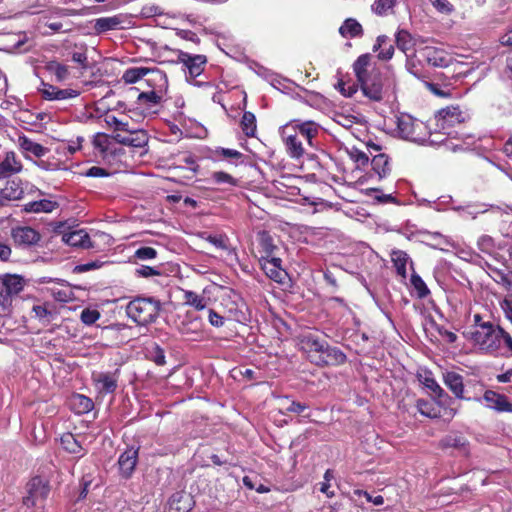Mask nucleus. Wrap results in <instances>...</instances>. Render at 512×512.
Returning a JSON list of instances; mask_svg holds the SVG:
<instances>
[{"label":"nucleus","instance_id":"nucleus-52","mask_svg":"<svg viewBox=\"0 0 512 512\" xmlns=\"http://www.w3.org/2000/svg\"><path fill=\"white\" fill-rule=\"evenodd\" d=\"M212 180L217 184H228L231 186L237 184L236 179H234L230 174L222 171L214 172L212 174Z\"/></svg>","mask_w":512,"mask_h":512},{"label":"nucleus","instance_id":"nucleus-1","mask_svg":"<svg viewBox=\"0 0 512 512\" xmlns=\"http://www.w3.org/2000/svg\"><path fill=\"white\" fill-rule=\"evenodd\" d=\"M320 125L314 121L291 120L279 128V135L285 151L292 159H300L308 148L315 146V140L320 133Z\"/></svg>","mask_w":512,"mask_h":512},{"label":"nucleus","instance_id":"nucleus-56","mask_svg":"<svg viewBox=\"0 0 512 512\" xmlns=\"http://www.w3.org/2000/svg\"><path fill=\"white\" fill-rule=\"evenodd\" d=\"M157 256V251L152 247H141L135 251V257L140 260L153 259Z\"/></svg>","mask_w":512,"mask_h":512},{"label":"nucleus","instance_id":"nucleus-42","mask_svg":"<svg viewBox=\"0 0 512 512\" xmlns=\"http://www.w3.org/2000/svg\"><path fill=\"white\" fill-rule=\"evenodd\" d=\"M499 355L512 357V337L503 328H501V335L499 337Z\"/></svg>","mask_w":512,"mask_h":512},{"label":"nucleus","instance_id":"nucleus-4","mask_svg":"<svg viewBox=\"0 0 512 512\" xmlns=\"http://www.w3.org/2000/svg\"><path fill=\"white\" fill-rule=\"evenodd\" d=\"M397 131L401 138L416 143H424L431 135L426 123L409 114L397 117Z\"/></svg>","mask_w":512,"mask_h":512},{"label":"nucleus","instance_id":"nucleus-41","mask_svg":"<svg viewBox=\"0 0 512 512\" xmlns=\"http://www.w3.org/2000/svg\"><path fill=\"white\" fill-rule=\"evenodd\" d=\"M34 45V42L24 34L22 38L16 40V42L7 46L4 49L9 53H24L29 51Z\"/></svg>","mask_w":512,"mask_h":512},{"label":"nucleus","instance_id":"nucleus-28","mask_svg":"<svg viewBox=\"0 0 512 512\" xmlns=\"http://www.w3.org/2000/svg\"><path fill=\"white\" fill-rule=\"evenodd\" d=\"M371 166L379 179L386 178L391 172V165L386 154L375 155L371 160Z\"/></svg>","mask_w":512,"mask_h":512},{"label":"nucleus","instance_id":"nucleus-58","mask_svg":"<svg viewBox=\"0 0 512 512\" xmlns=\"http://www.w3.org/2000/svg\"><path fill=\"white\" fill-rule=\"evenodd\" d=\"M355 495L364 496L368 502L373 503L374 505H382L384 503V498L381 495L372 496L367 491L356 489L354 491Z\"/></svg>","mask_w":512,"mask_h":512},{"label":"nucleus","instance_id":"nucleus-12","mask_svg":"<svg viewBox=\"0 0 512 512\" xmlns=\"http://www.w3.org/2000/svg\"><path fill=\"white\" fill-rule=\"evenodd\" d=\"M114 140L131 147H144L148 142L147 133L142 129L129 128L126 133H115Z\"/></svg>","mask_w":512,"mask_h":512},{"label":"nucleus","instance_id":"nucleus-21","mask_svg":"<svg viewBox=\"0 0 512 512\" xmlns=\"http://www.w3.org/2000/svg\"><path fill=\"white\" fill-rule=\"evenodd\" d=\"M174 294L175 297L182 299L183 304L194 307L196 310H203L207 306L206 298L193 291L176 288Z\"/></svg>","mask_w":512,"mask_h":512},{"label":"nucleus","instance_id":"nucleus-50","mask_svg":"<svg viewBox=\"0 0 512 512\" xmlns=\"http://www.w3.org/2000/svg\"><path fill=\"white\" fill-rule=\"evenodd\" d=\"M174 21L184 23L186 20L182 17H180V18L166 17L164 20H162V29L174 30L176 32H181V33L190 32L187 28L179 27V26L175 25L173 23Z\"/></svg>","mask_w":512,"mask_h":512},{"label":"nucleus","instance_id":"nucleus-6","mask_svg":"<svg viewBox=\"0 0 512 512\" xmlns=\"http://www.w3.org/2000/svg\"><path fill=\"white\" fill-rule=\"evenodd\" d=\"M25 280L16 274L0 275V306L4 309L11 306L12 298L24 288Z\"/></svg>","mask_w":512,"mask_h":512},{"label":"nucleus","instance_id":"nucleus-23","mask_svg":"<svg viewBox=\"0 0 512 512\" xmlns=\"http://www.w3.org/2000/svg\"><path fill=\"white\" fill-rule=\"evenodd\" d=\"M426 58L434 67L448 68L453 64V58L447 52L434 48H426Z\"/></svg>","mask_w":512,"mask_h":512},{"label":"nucleus","instance_id":"nucleus-5","mask_svg":"<svg viewBox=\"0 0 512 512\" xmlns=\"http://www.w3.org/2000/svg\"><path fill=\"white\" fill-rule=\"evenodd\" d=\"M159 311L158 302L139 298L131 301L127 306V314L138 324H148L155 321Z\"/></svg>","mask_w":512,"mask_h":512},{"label":"nucleus","instance_id":"nucleus-34","mask_svg":"<svg viewBox=\"0 0 512 512\" xmlns=\"http://www.w3.org/2000/svg\"><path fill=\"white\" fill-rule=\"evenodd\" d=\"M46 70L55 77L58 82L66 81L70 78V69L67 65L58 61H49L46 64Z\"/></svg>","mask_w":512,"mask_h":512},{"label":"nucleus","instance_id":"nucleus-10","mask_svg":"<svg viewBox=\"0 0 512 512\" xmlns=\"http://www.w3.org/2000/svg\"><path fill=\"white\" fill-rule=\"evenodd\" d=\"M178 61L183 63L191 78L198 77L205 68L207 58L204 55H193L187 52L180 51L178 54Z\"/></svg>","mask_w":512,"mask_h":512},{"label":"nucleus","instance_id":"nucleus-8","mask_svg":"<svg viewBox=\"0 0 512 512\" xmlns=\"http://www.w3.org/2000/svg\"><path fill=\"white\" fill-rule=\"evenodd\" d=\"M467 117L468 114L462 111L459 106H448L436 113V126L444 130V134L450 135V132L446 130L455 124L463 123Z\"/></svg>","mask_w":512,"mask_h":512},{"label":"nucleus","instance_id":"nucleus-36","mask_svg":"<svg viewBox=\"0 0 512 512\" xmlns=\"http://www.w3.org/2000/svg\"><path fill=\"white\" fill-rule=\"evenodd\" d=\"M391 260L393 262L394 267L396 268L397 274L400 275L402 278H406V265L409 261L408 254L402 250H394L391 253Z\"/></svg>","mask_w":512,"mask_h":512},{"label":"nucleus","instance_id":"nucleus-24","mask_svg":"<svg viewBox=\"0 0 512 512\" xmlns=\"http://www.w3.org/2000/svg\"><path fill=\"white\" fill-rule=\"evenodd\" d=\"M469 325L464 329L463 332H472L475 330H484L493 325L491 317L488 314H481L479 312L470 311L469 313Z\"/></svg>","mask_w":512,"mask_h":512},{"label":"nucleus","instance_id":"nucleus-55","mask_svg":"<svg viewBox=\"0 0 512 512\" xmlns=\"http://www.w3.org/2000/svg\"><path fill=\"white\" fill-rule=\"evenodd\" d=\"M338 32H362V26L357 20L348 18L340 26Z\"/></svg>","mask_w":512,"mask_h":512},{"label":"nucleus","instance_id":"nucleus-20","mask_svg":"<svg viewBox=\"0 0 512 512\" xmlns=\"http://www.w3.org/2000/svg\"><path fill=\"white\" fill-rule=\"evenodd\" d=\"M62 241L72 247L90 248L92 246L88 233L83 229L64 232Z\"/></svg>","mask_w":512,"mask_h":512},{"label":"nucleus","instance_id":"nucleus-59","mask_svg":"<svg viewBox=\"0 0 512 512\" xmlns=\"http://www.w3.org/2000/svg\"><path fill=\"white\" fill-rule=\"evenodd\" d=\"M505 317L512 323V293L501 302Z\"/></svg>","mask_w":512,"mask_h":512},{"label":"nucleus","instance_id":"nucleus-35","mask_svg":"<svg viewBox=\"0 0 512 512\" xmlns=\"http://www.w3.org/2000/svg\"><path fill=\"white\" fill-rule=\"evenodd\" d=\"M62 447L69 453L76 454L79 456L84 455V449L78 439L72 433H65L61 439Z\"/></svg>","mask_w":512,"mask_h":512},{"label":"nucleus","instance_id":"nucleus-33","mask_svg":"<svg viewBox=\"0 0 512 512\" xmlns=\"http://www.w3.org/2000/svg\"><path fill=\"white\" fill-rule=\"evenodd\" d=\"M98 389L104 393H112L117 388V379L110 373H99L94 376Z\"/></svg>","mask_w":512,"mask_h":512},{"label":"nucleus","instance_id":"nucleus-13","mask_svg":"<svg viewBox=\"0 0 512 512\" xmlns=\"http://www.w3.org/2000/svg\"><path fill=\"white\" fill-rule=\"evenodd\" d=\"M11 236L17 245L25 247L37 244L41 238L38 231L28 226L13 228Z\"/></svg>","mask_w":512,"mask_h":512},{"label":"nucleus","instance_id":"nucleus-2","mask_svg":"<svg viewBox=\"0 0 512 512\" xmlns=\"http://www.w3.org/2000/svg\"><path fill=\"white\" fill-rule=\"evenodd\" d=\"M462 334L478 353L489 356H499L500 326L493 325L481 331L475 330L472 332H463Z\"/></svg>","mask_w":512,"mask_h":512},{"label":"nucleus","instance_id":"nucleus-16","mask_svg":"<svg viewBox=\"0 0 512 512\" xmlns=\"http://www.w3.org/2000/svg\"><path fill=\"white\" fill-rule=\"evenodd\" d=\"M483 401L485 405L497 412H511L512 403L509 402L508 398L492 390H487L483 395Z\"/></svg>","mask_w":512,"mask_h":512},{"label":"nucleus","instance_id":"nucleus-31","mask_svg":"<svg viewBox=\"0 0 512 512\" xmlns=\"http://www.w3.org/2000/svg\"><path fill=\"white\" fill-rule=\"evenodd\" d=\"M417 34H395V41L398 48L407 55H413L417 46Z\"/></svg>","mask_w":512,"mask_h":512},{"label":"nucleus","instance_id":"nucleus-7","mask_svg":"<svg viewBox=\"0 0 512 512\" xmlns=\"http://www.w3.org/2000/svg\"><path fill=\"white\" fill-rule=\"evenodd\" d=\"M27 492L28 495L23 499L26 508L43 505L50 492L48 481L39 476L33 477L27 484Z\"/></svg>","mask_w":512,"mask_h":512},{"label":"nucleus","instance_id":"nucleus-22","mask_svg":"<svg viewBox=\"0 0 512 512\" xmlns=\"http://www.w3.org/2000/svg\"><path fill=\"white\" fill-rule=\"evenodd\" d=\"M19 147L25 153L26 158H29V154L34 157L41 158L49 152V148L34 142L27 136H20L18 138Z\"/></svg>","mask_w":512,"mask_h":512},{"label":"nucleus","instance_id":"nucleus-60","mask_svg":"<svg viewBox=\"0 0 512 512\" xmlns=\"http://www.w3.org/2000/svg\"><path fill=\"white\" fill-rule=\"evenodd\" d=\"M93 144L101 152H105L108 148V139L104 134H97L93 139Z\"/></svg>","mask_w":512,"mask_h":512},{"label":"nucleus","instance_id":"nucleus-51","mask_svg":"<svg viewBox=\"0 0 512 512\" xmlns=\"http://www.w3.org/2000/svg\"><path fill=\"white\" fill-rule=\"evenodd\" d=\"M443 444L446 447L461 449L465 447L466 439L459 435H449L443 439Z\"/></svg>","mask_w":512,"mask_h":512},{"label":"nucleus","instance_id":"nucleus-53","mask_svg":"<svg viewBox=\"0 0 512 512\" xmlns=\"http://www.w3.org/2000/svg\"><path fill=\"white\" fill-rule=\"evenodd\" d=\"M80 318L84 324L92 325L100 318V313L96 309L87 308L81 312Z\"/></svg>","mask_w":512,"mask_h":512},{"label":"nucleus","instance_id":"nucleus-45","mask_svg":"<svg viewBox=\"0 0 512 512\" xmlns=\"http://www.w3.org/2000/svg\"><path fill=\"white\" fill-rule=\"evenodd\" d=\"M32 311L42 324H49L54 319V313L46 305H34Z\"/></svg>","mask_w":512,"mask_h":512},{"label":"nucleus","instance_id":"nucleus-63","mask_svg":"<svg viewBox=\"0 0 512 512\" xmlns=\"http://www.w3.org/2000/svg\"><path fill=\"white\" fill-rule=\"evenodd\" d=\"M261 246L263 247L268 256L272 254L274 245L272 244V239L268 234H263L261 236Z\"/></svg>","mask_w":512,"mask_h":512},{"label":"nucleus","instance_id":"nucleus-47","mask_svg":"<svg viewBox=\"0 0 512 512\" xmlns=\"http://www.w3.org/2000/svg\"><path fill=\"white\" fill-rule=\"evenodd\" d=\"M106 123L113 127L116 133H126L129 130V123L121 118H117L113 115L106 116Z\"/></svg>","mask_w":512,"mask_h":512},{"label":"nucleus","instance_id":"nucleus-64","mask_svg":"<svg viewBox=\"0 0 512 512\" xmlns=\"http://www.w3.org/2000/svg\"><path fill=\"white\" fill-rule=\"evenodd\" d=\"M85 175L87 177H105L108 173L101 167L93 166L86 171Z\"/></svg>","mask_w":512,"mask_h":512},{"label":"nucleus","instance_id":"nucleus-37","mask_svg":"<svg viewBox=\"0 0 512 512\" xmlns=\"http://www.w3.org/2000/svg\"><path fill=\"white\" fill-rule=\"evenodd\" d=\"M280 411L284 413L301 414L308 409L305 403L291 400L288 397H282L279 400Z\"/></svg>","mask_w":512,"mask_h":512},{"label":"nucleus","instance_id":"nucleus-57","mask_svg":"<svg viewBox=\"0 0 512 512\" xmlns=\"http://www.w3.org/2000/svg\"><path fill=\"white\" fill-rule=\"evenodd\" d=\"M163 124L169 129L170 134L172 136V138L168 140L169 142L180 139V137L182 135V131L176 124H173L168 120H165L164 122H162V125ZM165 133L166 132L164 131V127L162 126V134H165Z\"/></svg>","mask_w":512,"mask_h":512},{"label":"nucleus","instance_id":"nucleus-27","mask_svg":"<svg viewBox=\"0 0 512 512\" xmlns=\"http://www.w3.org/2000/svg\"><path fill=\"white\" fill-rule=\"evenodd\" d=\"M444 383L457 398H463L464 384L463 377L456 372H446L444 374Z\"/></svg>","mask_w":512,"mask_h":512},{"label":"nucleus","instance_id":"nucleus-15","mask_svg":"<svg viewBox=\"0 0 512 512\" xmlns=\"http://www.w3.org/2000/svg\"><path fill=\"white\" fill-rule=\"evenodd\" d=\"M346 355L337 347H331L326 343L321 356L315 358V364L318 366L330 365L336 366L345 363Z\"/></svg>","mask_w":512,"mask_h":512},{"label":"nucleus","instance_id":"nucleus-32","mask_svg":"<svg viewBox=\"0 0 512 512\" xmlns=\"http://www.w3.org/2000/svg\"><path fill=\"white\" fill-rule=\"evenodd\" d=\"M57 203L47 199L31 201L24 205L23 210L27 213H50L56 209Z\"/></svg>","mask_w":512,"mask_h":512},{"label":"nucleus","instance_id":"nucleus-61","mask_svg":"<svg viewBox=\"0 0 512 512\" xmlns=\"http://www.w3.org/2000/svg\"><path fill=\"white\" fill-rule=\"evenodd\" d=\"M206 240L217 248L226 249V239L222 235H209Z\"/></svg>","mask_w":512,"mask_h":512},{"label":"nucleus","instance_id":"nucleus-11","mask_svg":"<svg viewBox=\"0 0 512 512\" xmlns=\"http://www.w3.org/2000/svg\"><path fill=\"white\" fill-rule=\"evenodd\" d=\"M138 462V448L128 447L118 458V470L122 478L128 479L132 476Z\"/></svg>","mask_w":512,"mask_h":512},{"label":"nucleus","instance_id":"nucleus-17","mask_svg":"<svg viewBox=\"0 0 512 512\" xmlns=\"http://www.w3.org/2000/svg\"><path fill=\"white\" fill-rule=\"evenodd\" d=\"M353 70L359 83L378 71L372 63V56L368 53L357 58L353 64Z\"/></svg>","mask_w":512,"mask_h":512},{"label":"nucleus","instance_id":"nucleus-3","mask_svg":"<svg viewBox=\"0 0 512 512\" xmlns=\"http://www.w3.org/2000/svg\"><path fill=\"white\" fill-rule=\"evenodd\" d=\"M360 86L365 97L379 102L394 95L396 80L393 75H381L377 71L371 77L360 82Z\"/></svg>","mask_w":512,"mask_h":512},{"label":"nucleus","instance_id":"nucleus-29","mask_svg":"<svg viewBox=\"0 0 512 512\" xmlns=\"http://www.w3.org/2000/svg\"><path fill=\"white\" fill-rule=\"evenodd\" d=\"M0 190L9 204L12 201L22 199L25 193L20 180L8 181L6 186Z\"/></svg>","mask_w":512,"mask_h":512},{"label":"nucleus","instance_id":"nucleus-46","mask_svg":"<svg viewBox=\"0 0 512 512\" xmlns=\"http://www.w3.org/2000/svg\"><path fill=\"white\" fill-rule=\"evenodd\" d=\"M396 0H375L372 10L377 15H387L394 7Z\"/></svg>","mask_w":512,"mask_h":512},{"label":"nucleus","instance_id":"nucleus-44","mask_svg":"<svg viewBox=\"0 0 512 512\" xmlns=\"http://www.w3.org/2000/svg\"><path fill=\"white\" fill-rule=\"evenodd\" d=\"M419 380L426 388L432 391L435 395H442L443 389L436 382L431 372H424V374H420Z\"/></svg>","mask_w":512,"mask_h":512},{"label":"nucleus","instance_id":"nucleus-25","mask_svg":"<svg viewBox=\"0 0 512 512\" xmlns=\"http://www.w3.org/2000/svg\"><path fill=\"white\" fill-rule=\"evenodd\" d=\"M395 39H389L386 35H380L373 46L374 51H379L378 58L381 60H389L394 54Z\"/></svg>","mask_w":512,"mask_h":512},{"label":"nucleus","instance_id":"nucleus-49","mask_svg":"<svg viewBox=\"0 0 512 512\" xmlns=\"http://www.w3.org/2000/svg\"><path fill=\"white\" fill-rule=\"evenodd\" d=\"M411 284L413 285L414 289L417 291L419 298H425L429 294V289L426 286L425 282L422 280V278L418 275L413 273L411 275Z\"/></svg>","mask_w":512,"mask_h":512},{"label":"nucleus","instance_id":"nucleus-19","mask_svg":"<svg viewBox=\"0 0 512 512\" xmlns=\"http://www.w3.org/2000/svg\"><path fill=\"white\" fill-rule=\"evenodd\" d=\"M127 20L122 15L111 17H101L95 20L94 28L96 32H107L110 30H123L128 27L124 25Z\"/></svg>","mask_w":512,"mask_h":512},{"label":"nucleus","instance_id":"nucleus-43","mask_svg":"<svg viewBox=\"0 0 512 512\" xmlns=\"http://www.w3.org/2000/svg\"><path fill=\"white\" fill-rule=\"evenodd\" d=\"M241 127L247 137H253L256 132V118L251 112H245L241 120Z\"/></svg>","mask_w":512,"mask_h":512},{"label":"nucleus","instance_id":"nucleus-62","mask_svg":"<svg viewBox=\"0 0 512 512\" xmlns=\"http://www.w3.org/2000/svg\"><path fill=\"white\" fill-rule=\"evenodd\" d=\"M208 320L215 327H221L224 324V318L212 309L208 310Z\"/></svg>","mask_w":512,"mask_h":512},{"label":"nucleus","instance_id":"nucleus-38","mask_svg":"<svg viewBox=\"0 0 512 512\" xmlns=\"http://www.w3.org/2000/svg\"><path fill=\"white\" fill-rule=\"evenodd\" d=\"M151 72H154V70H151L146 67H131L124 71L122 75V80L126 84H133Z\"/></svg>","mask_w":512,"mask_h":512},{"label":"nucleus","instance_id":"nucleus-39","mask_svg":"<svg viewBox=\"0 0 512 512\" xmlns=\"http://www.w3.org/2000/svg\"><path fill=\"white\" fill-rule=\"evenodd\" d=\"M73 408L75 409L76 413L78 414H84L88 413L93 408V402L90 398L81 395L76 394L71 399Z\"/></svg>","mask_w":512,"mask_h":512},{"label":"nucleus","instance_id":"nucleus-26","mask_svg":"<svg viewBox=\"0 0 512 512\" xmlns=\"http://www.w3.org/2000/svg\"><path fill=\"white\" fill-rule=\"evenodd\" d=\"M69 55L72 61L79 64L81 70H86L89 67L87 58V46L83 43H74L73 46L68 45Z\"/></svg>","mask_w":512,"mask_h":512},{"label":"nucleus","instance_id":"nucleus-48","mask_svg":"<svg viewBox=\"0 0 512 512\" xmlns=\"http://www.w3.org/2000/svg\"><path fill=\"white\" fill-rule=\"evenodd\" d=\"M417 409L420 414L429 418H435L438 415L434 404L424 399L417 400Z\"/></svg>","mask_w":512,"mask_h":512},{"label":"nucleus","instance_id":"nucleus-40","mask_svg":"<svg viewBox=\"0 0 512 512\" xmlns=\"http://www.w3.org/2000/svg\"><path fill=\"white\" fill-rule=\"evenodd\" d=\"M266 275L277 283H283L286 272L281 266L275 264H261Z\"/></svg>","mask_w":512,"mask_h":512},{"label":"nucleus","instance_id":"nucleus-18","mask_svg":"<svg viewBox=\"0 0 512 512\" xmlns=\"http://www.w3.org/2000/svg\"><path fill=\"white\" fill-rule=\"evenodd\" d=\"M41 93L43 98L49 101L72 99L80 94L78 90L72 88L61 89L53 85H44Z\"/></svg>","mask_w":512,"mask_h":512},{"label":"nucleus","instance_id":"nucleus-14","mask_svg":"<svg viewBox=\"0 0 512 512\" xmlns=\"http://www.w3.org/2000/svg\"><path fill=\"white\" fill-rule=\"evenodd\" d=\"M22 163L14 151H6L0 158V180L22 171Z\"/></svg>","mask_w":512,"mask_h":512},{"label":"nucleus","instance_id":"nucleus-54","mask_svg":"<svg viewBox=\"0 0 512 512\" xmlns=\"http://www.w3.org/2000/svg\"><path fill=\"white\" fill-rule=\"evenodd\" d=\"M432 6L442 14H451L454 10L453 5L448 0H429Z\"/></svg>","mask_w":512,"mask_h":512},{"label":"nucleus","instance_id":"nucleus-30","mask_svg":"<svg viewBox=\"0 0 512 512\" xmlns=\"http://www.w3.org/2000/svg\"><path fill=\"white\" fill-rule=\"evenodd\" d=\"M452 210L459 212L462 217L475 219L477 215L488 211L486 204L468 203L466 205L452 206Z\"/></svg>","mask_w":512,"mask_h":512},{"label":"nucleus","instance_id":"nucleus-9","mask_svg":"<svg viewBox=\"0 0 512 512\" xmlns=\"http://www.w3.org/2000/svg\"><path fill=\"white\" fill-rule=\"evenodd\" d=\"M326 343L327 341L324 338L314 333H306L299 340L300 349L307 354L308 359L314 364L315 358L321 356Z\"/></svg>","mask_w":512,"mask_h":512}]
</instances>
